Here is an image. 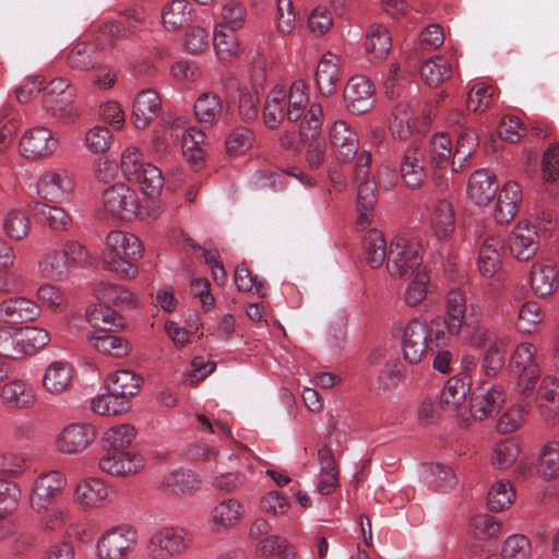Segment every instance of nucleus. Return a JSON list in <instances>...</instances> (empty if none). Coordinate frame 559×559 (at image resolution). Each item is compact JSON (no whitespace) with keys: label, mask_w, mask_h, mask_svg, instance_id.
Masks as SVG:
<instances>
[{"label":"nucleus","mask_w":559,"mask_h":559,"mask_svg":"<svg viewBox=\"0 0 559 559\" xmlns=\"http://www.w3.org/2000/svg\"><path fill=\"white\" fill-rule=\"evenodd\" d=\"M448 334L456 335L475 347L488 344L481 364V372L495 377L504 365V355L510 344L507 336H500L479 317H442Z\"/></svg>","instance_id":"1"},{"label":"nucleus","mask_w":559,"mask_h":559,"mask_svg":"<svg viewBox=\"0 0 559 559\" xmlns=\"http://www.w3.org/2000/svg\"><path fill=\"white\" fill-rule=\"evenodd\" d=\"M445 320L435 317L427 323L424 317H414L408 322L402 338L403 357L408 364H419L426 354L435 353L448 333Z\"/></svg>","instance_id":"2"},{"label":"nucleus","mask_w":559,"mask_h":559,"mask_svg":"<svg viewBox=\"0 0 559 559\" xmlns=\"http://www.w3.org/2000/svg\"><path fill=\"white\" fill-rule=\"evenodd\" d=\"M143 251L144 247L135 235L111 230L106 237V247L103 251L104 269L121 278H133L138 273L135 262L142 258Z\"/></svg>","instance_id":"3"},{"label":"nucleus","mask_w":559,"mask_h":559,"mask_svg":"<svg viewBox=\"0 0 559 559\" xmlns=\"http://www.w3.org/2000/svg\"><path fill=\"white\" fill-rule=\"evenodd\" d=\"M286 119L299 123V135L304 141L317 135L323 123V110L319 103L310 104L307 84L296 80L289 90H285Z\"/></svg>","instance_id":"4"},{"label":"nucleus","mask_w":559,"mask_h":559,"mask_svg":"<svg viewBox=\"0 0 559 559\" xmlns=\"http://www.w3.org/2000/svg\"><path fill=\"white\" fill-rule=\"evenodd\" d=\"M50 342L44 328L32 325L0 324V357L22 360L34 356Z\"/></svg>","instance_id":"5"},{"label":"nucleus","mask_w":559,"mask_h":559,"mask_svg":"<svg viewBox=\"0 0 559 559\" xmlns=\"http://www.w3.org/2000/svg\"><path fill=\"white\" fill-rule=\"evenodd\" d=\"M192 546L190 532L179 525H166L156 530L145 544L148 559H176Z\"/></svg>","instance_id":"6"},{"label":"nucleus","mask_w":559,"mask_h":559,"mask_svg":"<svg viewBox=\"0 0 559 559\" xmlns=\"http://www.w3.org/2000/svg\"><path fill=\"white\" fill-rule=\"evenodd\" d=\"M120 166L123 176L139 183L144 194L154 198L159 193L164 185L162 170L150 163H144L138 147L129 146L123 151Z\"/></svg>","instance_id":"7"},{"label":"nucleus","mask_w":559,"mask_h":559,"mask_svg":"<svg viewBox=\"0 0 559 559\" xmlns=\"http://www.w3.org/2000/svg\"><path fill=\"white\" fill-rule=\"evenodd\" d=\"M423 255L419 243L396 237L390 245L386 269L392 276H413L423 272Z\"/></svg>","instance_id":"8"},{"label":"nucleus","mask_w":559,"mask_h":559,"mask_svg":"<svg viewBox=\"0 0 559 559\" xmlns=\"http://www.w3.org/2000/svg\"><path fill=\"white\" fill-rule=\"evenodd\" d=\"M138 543V531L129 525L114 526L102 534L96 544L99 559H127Z\"/></svg>","instance_id":"9"},{"label":"nucleus","mask_w":559,"mask_h":559,"mask_svg":"<svg viewBox=\"0 0 559 559\" xmlns=\"http://www.w3.org/2000/svg\"><path fill=\"white\" fill-rule=\"evenodd\" d=\"M93 292L98 304L90 305L85 314H97L103 312L104 309L109 311V314H119L121 311H131L138 307L135 296L121 286L100 282L94 287Z\"/></svg>","instance_id":"10"},{"label":"nucleus","mask_w":559,"mask_h":559,"mask_svg":"<svg viewBox=\"0 0 559 559\" xmlns=\"http://www.w3.org/2000/svg\"><path fill=\"white\" fill-rule=\"evenodd\" d=\"M536 352L532 343H522L510 358V372L518 377V386L523 396H528L540 376V368L535 359Z\"/></svg>","instance_id":"11"},{"label":"nucleus","mask_w":559,"mask_h":559,"mask_svg":"<svg viewBox=\"0 0 559 559\" xmlns=\"http://www.w3.org/2000/svg\"><path fill=\"white\" fill-rule=\"evenodd\" d=\"M105 215L123 221L138 216L139 199L136 192L124 183H115L103 192Z\"/></svg>","instance_id":"12"},{"label":"nucleus","mask_w":559,"mask_h":559,"mask_svg":"<svg viewBox=\"0 0 559 559\" xmlns=\"http://www.w3.org/2000/svg\"><path fill=\"white\" fill-rule=\"evenodd\" d=\"M64 485L66 479L57 471L38 476L29 495L31 508L38 514H41L43 511H49Z\"/></svg>","instance_id":"13"},{"label":"nucleus","mask_w":559,"mask_h":559,"mask_svg":"<svg viewBox=\"0 0 559 559\" xmlns=\"http://www.w3.org/2000/svg\"><path fill=\"white\" fill-rule=\"evenodd\" d=\"M506 402V392L499 384L480 385L471 397L469 413L478 421L498 414Z\"/></svg>","instance_id":"14"},{"label":"nucleus","mask_w":559,"mask_h":559,"mask_svg":"<svg viewBox=\"0 0 559 559\" xmlns=\"http://www.w3.org/2000/svg\"><path fill=\"white\" fill-rule=\"evenodd\" d=\"M427 151L417 143L406 147L401 156L400 174L403 183L409 189H418L427 177Z\"/></svg>","instance_id":"15"},{"label":"nucleus","mask_w":559,"mask_h":559,"mask_svg":"<svg viewBox=\"0 0 559 559\" xmlns=\"http://www.w3.org/2000/svg\"><path fill=\"white\" fill-rule=\"evenodd\" d=\"M75 182L67 170L44 171L36 185L38 195L50 202H62L74 191Z\"/></svg>","instance_id":"16"},{"label":"nucleus","mask_w":559,"mask_h":559,"mask_svg":"<svg viewBox=\"0 0 559 559\" xmlns=\"http://www.w3.org/2000/svg\"><path fill=\"white\" fill-rule=\"evenodd\" d=\"M344 102L354 115L368 112L376 103L374 87L370 80L362 75L350 78L344 90Z\"/></svg>","instance_id":"17"},{"label":"nucleus","mask_w":559,"mask_h":559,"mask_svg":"<svg viewBox=\"0 0 559 559\" xmlns=\"http://www.w3.org/2000/svg\"><path fill=\"white\" fill-rule=\"evenodd\" d=\"M21 151L26 158H43L53 154L59 139L46 127H35L24 133L20 141Z\"/></svg>","instance_id":"18"},{"label":"nucleus","mask_w":559,"mask_h":559,"mask_svg":"<svg viewBox=\"0 0 559 559\" xmlns=\"http://www.w3.org/2000/svg\"><path fill=\"white\" fill-rule=\"evenodd\" d=\"M74 377L75 369L72 364L66 360H55L44 369L41 386L49 395L59 396L71 390Z\"/></svg>","instance_id":"19"},{"label":"nucleus","mask_w":559,"mask_h":559,"mask_svg":"<svg viewBox=\"0 0 559 559\" xmlns=\"http://www.w3.org/2000/svg\"><path fill=\"white\" fill-rule=\"evenodd\" d=\"M95 437V428L92 425L70 424L58 433L56 445L62 453L76 454L87 449Z\"/></svg>","instance_id":"20"},{"label":"nucleus","mask_w":559,"mask_h":559,"mask_svg":"<svg viewBox=\"0 0 559 559\" xmlns=\"http://www.w3.org/2000/svg\"><path fill=\"white\" fill-rule=\"evenodd\" d=\"M449 119L460 128L452 162L453 170L457 171L465 167L468 158L476 152L479 140L474 130L464 127L465 115L462 111L454 110Z\"/></svg>","instance_id":"21"},{"label":"nucleus","mask_w":559,"mask_h":559,"mask_svg":"<svg viewBox=\"0 0 559 559\" xmlns=\"http://www.w3.org/2000/svg\"><path fill=\"white\" fill-rule=\"evenodd\" d=\"M106 453L99 459V468L114 476H128L138 473L144 466L140 454L130 451L105 449Z\"/></svg>","instance_id":"22"},{"label":"nucleus","mask_w":559,"mask_h":559,"mask_svg":"<svg viewBox=\"0 0 559 559\" xmlns=\"http://www.w3.org/2000/svg\"><path fill=\"white\" fill-rule=\"evenodd\" d=\"M510 251L519 261L533 258L539 248V235L536 227L530 222H519L509 240Z\"/></svg>","instance_id":"23"},{"label":"nucleus","mask_w":559,"mask_h":559,"mask_svg":"<svg viewBox=\"0 0 559 559\" xmlns=\"http://www.w3.org/2000/svg\"><path fill=\"white\" fill-rule=\"evenodd\" d=\"M330 143L336 158L349 162L358 152L359 140L353 128L343 120L335 121L330 129Z\"/></svg>","instance_id":"24"},{"label":"nucleus","mask_w":559,"mask_h":559,"mask_svg":"<svg viewBox=\"0 0 559 559\" xmlns=\"http://www.w3.org/2000/svg\"><path fill=\"white\" fill-rule=\"evenodd\" d=\"M319 464V483L317 490L321 496H329L340 486V468L334 453L329 445H323L317 451Z\"/></svg>","instance_id":"25"},{"label":"nucleus","mask_w":559,"mask_h":559,"mask_svg":"<svg viewBox=\"0 0 559 559\" xmlns=\"http://www.w3.org/2000/svg\"><path fill=\"white\" fill-rule=\"evenodd\" d=\"M104 61V53L94 41L75 44L68 53L67 63L75 71L87 72L96 69Z\"/></svg>","instance_id":"26"},{"label":"nucleus","mask_w":559,"mask_h":559,"mask_svg":"<svg viewBox=\"0 0 559 559\" xmlns=\"http://www.w3.org/2000/svg\"><path fill=\"white\" fill-rule=\"evenodd\" d=\"M0 399L8 408L24 409L35 403L36 393L32 384L25 380L13 379L1 386Z\"/></svg>","instance_id":"27"},{"label":"nucleus","mask_w":559,"mask_h":559,"mask_svg":"<svg viewBox=\"0 0 559 559\" xmlns=\"http://www.w3.org/2000/svg\"><path fill=\"white\" fill-rule=\"evenodd\" d=\"M498 192V181L487 169L475 170L467 182L466 193L477 205H487Z\"/></svg>","instance_id":"28"},{"label":"nucleus","mask_w":559,"mask_h":559,"mask_svg":"<svg viewBox=\"0 0 559 559\" xmlns=\"http://www.w3.org/2000/svg\"><path fill=\"white\" fill-rule=\"evenodd\" d=\"M530 283L535 295L548 297L559 287V272L556 264L538 261L532 265Z\"/></svg>","instance_id":"29"},{"label":"nucleus","mask_w":559,"mask_h":559,"mask_svg":"<svg viewBox=\"0 0 559 559\" xmlns=\"http://www.w3.org/2000/svg\"><path fill=\"white\" fill-rule=\"evenodd\" d=\"M162 102L158 94L151 88L138 94L133 103L132 121L136 129L146 128L159 114Z\"/></svg>","instance_id":"30"},{"label":"nucleus","mask_w":559,"mask_h":559,"mask_svg":"<svg viewBox=\"0 0 559 559\" xmlns=\"http://www.w3.org/2000/svg\"><path fill=\"white\" fill-rule=\"evenodd\" d=\"M497 202L493 211L495 219L500 224L511 222L522 202V191L520 186L514 181L504 183L497 194Z\"/></svg>","instance_id":"31"},{"label":"nucleus","mask_w":559,"mask_h":559,"mask_svg":"<svg viewBox=\"0 0 559 559\" xmlns=\"http://www.w3.org/2000/svg\"><path fill=\"white\" fill-rule=\"evenodd\" d=\"M74 498L86 509L99 508L110 500V489L99 478H86L76 486Z\"/></svg>","instance_id":"32"},{"label":"nucleus","mask_w":559,"mask_h":559,"mask_svg":"<svg viewBox=\"0 0 559 559\" xmlns=\"http://www.w3.org/2000/svg\"><path fill=\"white\" fill-rule=\"evenodd\" d=\"M141 383L142 379L128 369L117 370L110 373L106 380L108 392L116 399L126 401L127 405H129V399L140 391Z\"/></svg>","instance_id":"33"},{"label":"nucleus","mask_w":559,"mask_h":559,"mask_svg":"<svg viewBox=\"0 0 559 559\" xmlns=\"http://www.w3.org/2000/svg\"><path fill=\"white\" fill-rule=\"evenodd\" d=\"M537 407L545 420L550 421L555 418L559 409V379L556 377H545L537 390Z\"/></svg>","instance_id":"34"},{"label":"nucleus","mask_w":559,"mask_h":559,"mask_svg":"<svg viewBox=\"0 0 559 559\" xmlns=\"http://www.w3.org/2000/svg\"><path fill=\"white\" fill-rule=\"evenodd\" d=\"M504 251V241L497 236L487 237L479 250L478 269L486 277H491L499 269L502 253Z\"/></svg>","instance_id":"35"},{"label":"nucleus","mask_w":559,"mask_h":559,"mask_svg":"<svg viewBox=\"0 0 559 559\" xmlns=\"http://www.w3.org/2000/svg\"><path fill=\"white\" fill-rule=\"evenodd\" d=\"M392 48L389 29L381 24H371L366 33L365 49L371 60H384Z\"/></svg>","instance_id":"36"},{"label":"nucleus","mask_w":559,"mask_h":559,"mask_svg":"<svg viewBox=\"0 0 559 559\" xmlns=\"http://www.w3.org/2000/svg\"><path fill=\"white\" fill-rule=\"evenodd\" d=\"M162 488L171 496L191 495L200 488V479L191 471L178 469L164 476Z\"/></svg>","instance_id":"37"},{"label":"nucleus","mask_w":559,"mask_h":559,"mask_svg":"<svg viewBox=\"0 0 559 559\" xmlns=\"http://www.w3.org/2000/svg\"><path fill=\"white\" fill-rule=\"evenodd\" d=\"M340 80L337 57L331 52L323 56L314 73V81L321 95L330 96L336 90Z\"/></svg>","instance_id":"38"},{"label":"nucleus","mask_w":559,"mask_h":559,"mask_svg":"<svg viewBox=\"0 0 559 559\" xmlns=\"http://www.w3.org/2000/svg\"><path fill=\"white\" fill-rule=\"evenodd\" d=\"M243 514V508L236 499H227L219 502L211 512L210 523L213 532L234 526Z\"/></svg>","instance_id":"39"},{"label":"nucleus","mask_w":559,"mask_h":559,"mask_svg":"<svg viewBox=\"0 0 559 559\" xmlns=\"http://www.w3.org/2000/svg\"><path fill=\"white\" fill-rule=\"evenodd\" d=\"M421 477L429 488L441 492L451 490L457 484L453 469L440 463L424 464Z\"/></svg>","instance_id":"40"},{"label":"nucleus","mask_w":559,"mask_h":559,"mask_svg":"<svg viewBox=\"0 0 559 559\" xmlns=\"http://www.w3.org/2000/svg\"><path fill=\"white\" fill-rule=\"evenodd\" d=\"M39 273L47 280L63 282L71 271L66 254L58 249L47 251L38 263Z\"/></svg>","instance_id":"41"},{"label":"nucleus","mask_w":559,"mask_h":559,"mask_svg":"<svg viewBox=\"0 0 559 559\" xmlns=\"http://www.w3.org/2000/svg\"><path fill=\"white\" fill-rule=\"evenodd\" d=\"M357 183V224L366 228L370 224L371 213L377 202L376 182L371 178L355 180Z\"/></svg>","instance_id":"42"},{"label":"nucleus","mask_w":559,"mask_h":559,"mask_svg":"<svg viewBox=\"0 0 559 559\" xmlns=\"http://www.w3.org/2000/svg\"><path fill=\"white\" fill-rule=\"evenodd\" d=\"M285 87L276 86L267 95L263 108V121L266 128L277 129L286 118Z\"/></svg>","instance_id":"43"},{"label":"nucleus","mask_w":559,"mask_h":559,"mask_svg":"<svg viewBox=\"0 0 559 559\" xmlns=\"http://www.w3.org/2000/svg\"><path fill=\"white\" fill-rule=\"evenodd\" d=\"M193 110L200 123L212 127L218 121L223 112V104L215 93L206 92L198 97Z\"/></svg>","instance_id":"44"},{"label":"nucleus","mask_w":559,"mask_h":559,"mask_svg":"<svg viewBox=\"0 0 559 559\" xmlns=\"http://www.w3.org/2000/svg\"><path fill=\"white\" fill-rule=\"evenodd\" d=\"M420 76L431 87H437L452 76V67L443 56H436L420 67Z\"/></svg>","instance_id":"45"},{"label":"nucleus","mask_w":559,"mask_h":559,"mask_svg":"<svg viewBox=\"0 0 559 559\" xmlns=\"http://www.w3.org/2000/svg\"><path fill=\"white\" fill-rule=\"evenodd\" d=\"M75 95L64 93L61 96H44L43 107L48 115L63 122H73L79 116L73 106Z\"/></svg>","instance_id":"46"},{"label":"nucleus","mask_w":559,"mask_h":559,"mask_svg":"<svg viewBox=\"0 0 559 559\" xmlns=\"http://www.w3.org/2000/svg\"><path fill=\"white\" fill-rule=\"evenodd\" d=\"M471 391V378L466 374H459L450 378L441 393V402L448 409H455L460 406Z\"/></svg>","instance_id":"47"},{"label":"nucleus","mask_w":559,"mask_h":559,"mask_svg":"<svg viewBox=\"0 0 559 559\" xmlns=\"http://www.w3.org/2000/svg\"><path fill=\"white\" fill-rule=\"evenodd\" d=\"M455 218L451 203L439 200L433 207L431 227L438 239L448 238L454 230Z\"/></svg>","instance_id":"48"},{"label":"nucleus","mask_w":559,"mask_h":559,"mask_svg":"<svg viewBox=\"0 0 559 559\" xmlns=\"http://www.w3.org/2000/svg\"><path fill=\"white\" fill-rule=\"evenodd\" d=\"M365 259L372 269L380 267L388 258L386 242L381 231L370 229L364 237Z\"/></svg>","instance_id":"49"},{"label":"nucleus","mask_w":559,"mask_h":559,"mask_svg":"<svg viewBox=\"0 0 559 559\" xmlns=\"http://www.w3.org/2000/svg\"><path fill=\"white\" fill-rule=\"evenodd\" d=\"M236 29L225 28L223 25H216L213 32V46L217 57L227 61L237 56L240 51V45L236 36Z\"/></svg>","instance_id":"50"},{"label":"nucleus","mask_w":559,"mask_h":559,"mask_svg":"<svg viewBox=\"0 0 559 559\" xmlns=\"http://www.w3.org/2000/svg\"><path fill=\"white\" fill-rule=\"evenodd\" d=\"M34 210L41 222L52 230H67L72 224L71 216L60 206L38 202Z\"/></svg>","instance_id":"51"},{"label":"nucleus","mask_w":559,"mask_h":559,"mask_svg":"<svg viewBox=\"0 0 559 559\" xmlns=\"http://www.w3.org/2000/svg\"><path fill=\"white\" fill-rule=\"evenodd\" d=\"M136 436L135 428L130 424H121L108 428L102 438L104 449L128 451Z\"/></svg>","instance_id":"52"},{"label":"nucleus","mask_w":559,"mask_h":559,"mask_svg":"<svg viewBox=\"0 0 559 559\" xmlns=\"http://www.w3.org/2000/svg\"><path fill=\"white\" fill-rule=\"evenodd\" d=\"M393 119L390 123V130L392 136L400 141L409 139L415 129V121L409 110V105L405 103H399L393 111Z\"/></svg>","instance_id":"53"},{"label":"nucleus","mask_w":559,"mask_h":559,"mask_svg":"<svg viewBox=\"0 0 559 559\" xmlns=\"http://www.w3.org/2000/svg\"><path fill=\"white\" fill-rule=\"evenodd\" d=\"M191 15V4L187 0H174L164 8L163 24L167 29L176 31L188 24Z\"/></svg>","instance_id":"54"},{"label":"nucleus","mask_w":559,"mask_h":559,"mask_svg":"<svg viewBox=\"0 0 559 559\" xmlns=\"http://www.w3.org/2000/svg\"><path fill=\"white\" fill-rule=\"evenodd\" d=\"M257 552L264 558L277 556L280 559H296L297 557L295 547L277 535L265 537L258 543Z\"/></svg>","instance_id":"55"},{"label":"nucleus","mask_w":559,"mask_h":559,"mask_svg":"<svg viewBox=\"0 0 559 559\" xmlns=\"http://www.w3.org/2000/svg\"><path fill=\"white\" fill-rule=\"evenodd\" d=\"M515 499V491L509 480H497L488 491L487 506L492 512L508 509Z\"/></svg>","instance_id":"56"},{"label":"nucleus","mask_w":559,"mask_h":559,"mask_svg":"<svg viewBox=\"0 0 559 559\" xmlns=\"http://www.w3.org/2000/svg\"><path fill=\"white\" fill-rule=\"evenodd\" d=\"M88 341L100 353L112 357H123L130 352V344L121 336L114 334H97L88 336Z\"/></svg>","instance_id":"57"},{"label":"nucleus","mask_w":559,"mask_h":559,"mask_svg":"<svg viewBox=\"0 0 559 559\" xmlns=\"http://www.w3.org/2000/svg\"><path fill=\"white\" fill-rule=\"evenodd\" d=\"M37 299L40 306L48 311H66L69 299L64 292L52 284H43L37 289Z\"/></svg>","instance_id":"58"},{"label":"nucleus","mask_w":559,"mask_h":559,"mask_svg":"<svg viewBox=\"0 0 559 559\" xmlns=\"http://www.w3.org/2000/svg\"><path fill=\"white\" fill-rule=\"evenodd\" d=\"M430 164L439 169L445 168L452 155V143L448 134L437 133L429 142Z\"/></svg>","instance_id":"59"},{"label":"nucleus","mask_w":559,"mask_h":559,"mask_svg":"<svg viewBox=\"0 0 559 559\" xmlns=\"http://www.w3.org/2000/svg\"><path fill=\"white\" fill-rule=\"evenodd\" d=\"M472 536L479 540H490L498 537L501 532V523L489 514H477L469 521Z\"/></svg>","instance_id":"60"},{"label":"nucleus","mask_w":559,"mask_h":559,"mask_svg":"<svg viewBox=\"0 0 559 559\" xmlns=\"http://www.w3.org/2000/svg\"><path fill=\"white\" fill-rule=\"evenodd\" d=\"M537 472L545 479H552L559 475V443L557 441H550L542 449Z\"/></svg>","instance_id":"61"},{"label":"nucleus","mask_w":559,"mask_h":559,"mask_svg":"<svg viewBox=\"0 0 559 559\" xmlns=\"http://www.w3.org/2000/svg\"><path fill=\"white\" fill-rule=\"evenodd\" d=\"M3 230L8 237L22 240L31 230V222L21 210H11L3 218Z\"/></svg>","instance_id":"62"},{"label":"nucleus","mask_w":559,"mask_h":559,"mask_svg":"<svg viewBox=\"0 0 559 559\" xmlns=\"http://www.w3.org/2000/svg\"><path fill=\"white\" fill-rule=\"evenodd\" d=\"M447 314H477L478 307L462 288H451L445 296Z\"/></svg>","instance_id":"63"},{"label":"nucleus","mask_w":559,"mask_h":559,"mask_svg":"<svg viewBox=\"0 0 559 559\" xmlns=\"http://www.w3.org/2000/svg\"><path fill=\"white\" fill-rule=\"evenodd\" d=\"M402 380V365L397 360H390L381 368L378 380V394H386L395 390Z\"/></svg>","instance_id":"64"}]
</instances>
